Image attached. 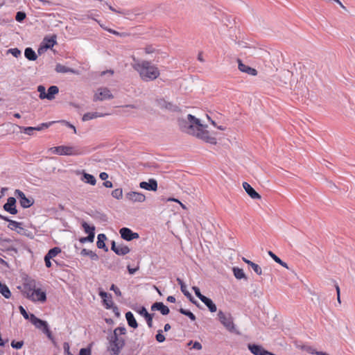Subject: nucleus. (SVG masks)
Wrapping results in <instances>:
<instances>
[{
	"instance_id": "1",
	"label": "nucleus",
	"mask_w": 355,
	"mask_h": 355,
	"mask_svg": "<svg viewBox=\"0 0 355 355\" xmlns=\"http://www.w3.org/2000/svg\"><path fill=\"white\" fill-rule=\"evenodd\" d=\"M178 125L183 132L210 144L216 145L217 144L216 133L209 132L207 129V126L201 123L200 119L192 114H188L186 119H179Z\"/></svg>"
},
{
	"instance_id": "2",
	"label": "nucleus",
	"mask_w": 355,
	"mask_h": 355,
	"mask_svg": "<svg viewBox=\"0 0 355 355\" xmlns=\"http://www.w3.org/2000/svg\"><path fill=\"white\" fill-rule=\"evenodd\" d=\"M133 69L138 72L140 78L144 81L154 80L159 76V70L157 67L150 61L141 60L133 58Z\"/></svg>"
},
{
	"instance_id": "3",
	"label": "nucleus",
	"mask_w": 355,
	"mask_h": 355,
	"mask_svg": "<svg viewBox=\"0 0 355 355\" xmlns=\"http://www.w3.org/2000/svg\"><path fill=\"white\" fill-rule=\"evenodd\" d=\"M126 329L123 327L116 328L113 334L108 338L109 346L108 350L112 355H119L121 350L125 345V335Z\"/></svg>"
},
{
	"instance_id": "4",
	"label": "nucleus",
	"mask_w": 355,
	"mask_h": 355,
	"mask_svg": "<svg viewBox=\"0 0 355 355\" xmlns=\"http://www.w3.org/2000/svg\"><path fill=\"white\" fill-rule=\"evenodd\" d=\"M49 151L52 154L59 155H78L81 154L80 150L77 148L68 146L51 147L49 149Z\"/></svg>"
},
{
	"instance_id": "5",
	"label": "nucleus",
	"mask_w": 355,
	"mask_h": 355,
	"mask_svg": "<svg viewBox=\"0 0 355 355\" xmlns=\"http://www.w3.org/2000/svg\"><path fill=\"white\" fill-rule=\"evenodd\" d=\"M27 298L33 302H44L46 300V293L42 291L40 288H29L25 291Z\"/></svg>"
},
{
	"instance_id": "6",
	"label": "nucleus",
	"mask_w": 355,
	"mask_h": 355,
	"mask_svg": "<svg viewBox=\"0 0 355 355\" xmlns=\"http://www.w3.org/2000/svg\"><path fill=\"white\" fill-rule=\"evenodd\" d=\"M218 317L223 325L230 331L234 330V324L230 314H225L222 311L218 313Z\"/></svg>"
},
{
	"instance_id": "7",
	"label": "nucleus",
	"mask_w": 355,
	"mask_h": 355,
	"mask_svg": "<svg viewBox=\"0 0 355 355\" xmlns=\"http://www.w3.org/2000/svg\"><path fill=\"white\" fill-rule=\"evenodd\" d=\"M112 98L113 95L108 88L100 87L96 90L94 96V101H102L107 99H111Z\"/></svg>"
},
{
	"instance_id": "8",
	"label": "nucleus",
	"mask_w": 355,
	"mask_h": 355,
	"mask_svg": "<svg viewBox=\"0 0 355 355\" xmlns=\"http://www.w3.org/2000/svg\"><path fill=\"white\" fill-rule=\"evenodd\" d=\"M121 237L128 241H130L133 239H138L139 235L137 232H133L128 227H123L119 230Z\"/></svg>"
},
{
	"instance_id": "9",
	"label": "nucleus",
	"mask_w": 355,
	"mask_h": 355,
	"mask_svg": "<svg viewBox=\"0 0 355 355\" xmlns=\"http://www.w3.org/2000/svg\"><path fill=\"white\" fill-rule=\"evenodd\" d=\"M248 347L254 355H275L267 350L262 346L255 344H248Z\"/></svg>"
},
{
	"instance_id": "10",
	"label": "nucleus",
	"mask_w": 355,
	"mask_h": 355,
	"mask_svg": "<svg viewBox=\"0 0 355 355\" xmlns=\"http://www.w3.org/2000/svg\"><path fill=\"white\" fill-rule=\"evenodd\" d=\"M15 195L19 199V202L22 207L28 208L33 205V202L30 199L27 198L24 192L21 190L16 189L15 191Z\"/></svg>"
},
{
	"instance_id": "11",
	"label": "nucleus",
	"mask_w": 355,
	"mask_h": 355,
	"mask_svg": "<svg viewBox=\"0 0 355 355\" xmlns=\"http://www.w3.org/2000/svg\"><path fill=\"white\" fill-rule=\"evenodd\" d=\"M111 249L118 255H125L130 251L127 245L124 244L116 245L114 241L112 242Z\"/></svg>"
},
{
	"instance_id": "12",
	"label": "nucleus",
	"mask_w": 355,
	"mask_h": 355,
	"mask_svg": "<svg viewBox=\"0 0 355 355\" xmlns=\"http://www.w3.org/2000/svg\"><path fill=\"white\" fill-rule=\"evenodd\" d=\"M128 200L132 202H143L146 200V196L142 193L130 191L126 194Z\"/></svg>"
},
{
	"instance_id": "13",
	"label": "nucleus",
	"mask_w": 355,
	"mask_h": 355,
	"mask_svg": "<svg viewBox=\"0 0 355 355\" xmlns=\"http://www.w3.org/2000/svg\"><path fill=\"white\" fill-rule=\"evenodd\" d=\"M16 200L13 197H10L7 200V202L3 205L5 211L9 212L11 214H17V209L16 208Z\"/></svg>"
},
{
	"instance_id": "14",
	"label": "nucleus",
	"mask_w": 355,
	"mask_h": 355,
	"mask_svg": "<svg viewBox=\"0 0 355 355\" xmlns=\"http://www.w3.org/2000/svg\"><path fill=\"white\" fill-rule=\"evenodd\" d=\"M139 187L143 189L155 191L157 189V182L156 180L151 178L148 180V182H141Z\"/></svg>"
},
{
	"instance_id": "15",
	"label": "nucleus",
	"mask_w": 355,
	"mask_h": 355,
	"mask_svg": "<svg viewBox=\"0 0 355 355\" xmlns=\"http://www.w3.org/2000/svg\"><path fill=\"white\" fill-rule=\"evenodd\" d=\"M99 295L103 300V305L106 309H110L113 305L112 295L103 291H99Z\"/></svg>"
},
{
	"instance_id": "16",
	"label": "nucleus",
	"mask_w": 355,
	"mask_h": 355,
	"mask_svg": "<svg viewBox=\"0 0 355 355\" xmlns=\"http://www.w3.org/2000/svg\"><path fill=\"white\" fill-rule=\"evenodd\" d=\"M238 68L241 71L254 76L257 75V69L243 64L241 60H238Z\"/></svg>"
},
{
	"instance_id": "17",
	"label": "nucleus",
	"mask_w": 355,
	"mask_h": 355,
	"mask_svg": "<svg viewBox=\"0 0 355 355\" xmlns=\"http://www.w3.org/2000/svg\"><path fill=\"white\" fill-rule=\"evenodd\" d=\"M56 36L53 35L51 37H45L43 41V45L38 49V53H41L43 49H51L56 44Z\"/></svg>"
},
{
	"instance_id": "18",
	"label": "nucleus",
	"mask_w": 355,
	"mask_h": 355,
	"mask_svg": "<svg viewBox=\"0 0 355 355\" xmlns=\"http://www.w3.org/2000/svg\"><path fill=\"white\" fill-rule=\"evenodd\" d=\"M243 187L251 198L261 199V196L248 182H243Z\"/></svg>"
},
{
	"instance_id": "19",
	"label": "nucleus",
	"mask_w": 355,
	"mask_h": 355,
	"mask_svg": "<svg viewBox=\"0 0 355 355\" xmlns=\"http://www.w3.org/2000/svg\"><path fill=\"white\" fill-rule=\"evenodd\" d=\"M31 322L38 329H44L48 327V324L46 322L37 318L35 315H31Z\"/></svg>"
},
{
	"instance_id": "20",
	"label": "nucleus",
	"mask_w": 355,
	"mask_h": 355,
	"mask_svg": "<svg viewBox=\"0 0 355 355\" xmlns=\"http://www.w3.org/2000/svg\"><path fill=\"white\" fill-rule=\"evenodd\" d=\"M151 309L153 311H159L162 315H167L169 313V309L166 306H165L162 302L154 303L151 306Z\"/></svg>"
},
{
	"instance_id": "21",
	"label": "nucleus",
	"mask_w": 355,
	"mask_h": 355,
	"mask_svg": "<svg viewBox=\"0 0 355 355\" xmlns=\"http://www.w3.org/2000/svg\"><path fill=\"white\" fill-rule=\"evenodd\" d=\"M106 115H107V114H101V113H99L97 112H87L83 116L82 119L83 121H89V120H92L94 119H96L98 117H103Z\"/></svg>"
},
{
	"instance_id": "22",
	"label": "nucleus",
	"mask_w": 355,
	"mask_h": 355,
	"mask_svg": "<svg viewBox=\"0 0 355 355\" xmlns=\"http://www.w3.org/2000/svg\"><path fill=\"white\" fill-rule=\"evenodd\" d=\"M97 239H98V241L96 243L97 247L100 249H103L105 251L107 252L108 250V249L106 247L105 243V241L107 239L106 236L104 234H99L98 235Z\"/></svg>"
},
{
	"instance_id": "23",
	"label": "nucleus",
	"mask_w": 355,
	"mask_h": 355,
	"mask_svg": "<svg viewBox=\"0 0 355 355\" xmlns=\"http://www.w3.org/2000/svg\"><path fill=\"white\" fill-rule=\"evenodd\" d=\"M125 318L127 320L128 324L130 327L136 329L138 327V324L137 320H135L134 315L132 312L128 311L125 313Z\"/></svg>"
},
{
	"instance_id": "24",
	"label": "nucleus",
	"mask_w": 355,
	"mask_h": 355,
	"mask_svg": "<svg viewBox=\"0 0 355 355\" xmlns=\"http://www.w3.org/2000/svg\"><path fill=\"white\" fill-rule=\"evenodd\" d=\"M51 123H42L40 126L38 127H27V128H24V132L27 135H32L33 134V132L34 130H42L44 128H48L49 126V125L51 124Z\"/></svg>"
},
{
	"instance_id": "25",
	"label": "nucleus",
	"mask_w": 355,
	"mask_h": 355,
	"mask_svg": "<svg viewBox=\"0 0 355 355\" xmlns=\"http://www.w3.org/2000/svg\"><path fill=\"white\" fill-rule=\"evenodd\" d=\"M209 309L211 312H216L217 310L216 304L212 300L207 297H203L201 300Z\"/></svg>"
},
{
	"instance_id": "26",
	"label": "nucleus",
	"mask_w": 355,
	"mask_h": 355,
	"mask_svg": "<svg viewBox=\"0 0 355 355\" xmlns=\"http://www.w3.org/2000/svg\"><path fill=\"white\" fill-rule=\"evenodd\" d=\"M21 225L22 224L21 223L11 220L8 225V227L11 230H15L19 232L20 231L23 230Z\"/></svg>"
},
{
	"instance_id": "27",
	"label": "nucleus",
	"mask_w": 355,
	"mask_h": 355,
	"mask_svg": "<svg viewBox=\"0 0 355 355\" xmlns=\"http://www.w3.org/2000/svg\"><path fill=\"white\" fill-rule=\"evenodd\" d=\"M80 254L83 256L89 257L90 259L94 261H97L98 259V256L96 254V253L90 250L84 248L81 250Z\"/></svg>"
},
{
	"instance_id": "28",
	"label": "nucleus",
	"mask_w": 355,
	"mask_h": 355,
	"mask_svg": "<svg viewBox=\"0 0 355 355\" xmlns=\"http://www.w3.org/2000/svg\"><path fill=\"white\" fill-rule=\"evenodd\" d=\"M55 71L58 73H75V70L71 68H69L64 65L61 64H58L55 66Z\"/></svg>"
},
{
	"instance_id": "29",
	"label": "nucleus",
	"mask_w": 355,
	"mask_h": 355,
	"mask_svg": "<svg viewBox=\"0 0 355 355\" xmlns=\"http://www.w3.org/2000/svg\"><path fill=\"white\" fill-rule=\"evenodd\" d=\"M59 92V89L57 86H51L48 89V92L46 93V98L49 100H52L54 98V96L57 94Z\"/></svg>"
},
{
	"instance_id": "30",
	"label": "nucleus",
	"mask_w": 355,
	"mask_h": 355,
	"mask_svg": "<svg viewBox=\"0 0 355 355\" xmlns=\"http://www.w3.org/2000/svg\"><path fill=\"white\" fill-rule=\"evenodd\" d=\"M24 55L29 60L34 61L37 59V55L31 48H26L24 51Z\"/></svg>"
},
{
	"instance_id": "31",
	"label": "nucleus",
	"mask_w": 355,
	"mask_h": 355,
	"mask_svg": "<svg viewBox=\"0 0 355 355\" xmlns=\"http://www.w3.org/2000/svg\"><path fill=\"white\" fill-rule=\"evenodd\" d=\"M0 293L1 295L8 299L11 296L10 291L9 290L8 287L6 284H3L0 282Z\"/></svg>"
},
{
	"instance_id": "32",
	"label": "nucleus",
	"mask_w": 355,
	"mask_h": 355,
	"mask_svg": "<svg viewBox=\"0 0 355 355\" xmlns=\"http://www.w3.org/2000/svg\"><path fill=\"white\" fill-rule=\"evenodd\" d=\"M83 180L91 185H95L96 182V178H94V175L86 173L83 174Z\"/></svg>"
},
{
	"instance_id": "33",
	"label": "nucleus",
	"mask_w": 355,
	"mask_h": 355,
	"mask_svg": "<svg viewBox=\"0 0 355 355\" xmlns=\"http://www.w3.org/2000/svg\"><path fill=\"white\" fill-rule=\"evenodd\" d=\"M60 252V248L55 247L51 249L45 256L51 259L55 257Z\"/></svg>"
},
{
	"instance_id": "34",
	"label": "nucleus",
	"mask_w": 355,
	"mask_h": 355,
	"mask_svg": "<svg viewBox=\"0 0 355 355\" xmlns=\"http://www.w3.org/2000/svg\"><path fill=\"white\" fill-rule=\"evenodd\" d=\"M233 272L235 277L238 279H241L243 278H245V275L241 268H233Z\"/></svg>"
},
{
	"instance_id": "35",
	"label": "nucleus",
	"mask_w": 355,
	"mask_h": 355,
	"mask_svg": "<svg viewBox=\"0 0 355 355\" xmlns=\"http://www.w3.org/2000/svg\"><path fill=\"white\" fill-rule=\"evenodd\" d=\"M82 227L85 231V232L86 234H88V235H89V234H91L92 232H95V227L94 226H90L86 222H83L82 223Z\"/></svg>"
},
{
	"instance_id": "36",
	"label": "nucleus",
	"mask_w": 355,
	"mask_h": 355,
	"mask_svg": "<svg viewBox=\"0 0 355 355\" xmlns=\"http://www.w3.org/2000/svg\"><path fill=\"white\" fill-rule=\"evenodd\" d=\"M95 236V232H92L87 237H82L79 239L80 242L85 243L86 242H93Z\"/></svg>"
},
{
	"instance_id": "37",
	"label": "nucleus",
	"mask_w": 355,
	"mask_h": 355,
	"mask_svg": "<svg viewBox=\"0 0 355 355\" xmlns=\"http://www.w3.org/2000/svg\"><path fill=\"white\" fill-rule=\"evenodd\" d=\"M112 196L116 199H121L123 197V191L121 189H116L112 191Z\"/></svg>"
},
{
	"instance_id": "38",
	"label": "nucleus",
	"mask_w": 355,
	"mask_h": 355,
	"mask_svg": "<svg viewBox=\"0 0 355 355\" xmlns=\"http://www.w3.org/2000/svg\"><path fill=\"white\" fill-rule=\"evenodd\" d=\"M180 312L182 314L188 316L193 321H194L196 320V316L194 315V314L193 313H191L189 310H186V309H180Z\"/></svg>"
},
{
	"instance_id": "39",
	"label": "nucleus",
	"mask_w": 355,
	"mask_h": 355,
	"mask_svg": "<svg viewBox=\"0 0 355 355\" xmlns=\"http://www.w3.org/2000/svg\"><path fill=\"white\" fill-rule=\"evenodd\" d=\"M37 91L40 92V98L41 99L46 98V93L45 87L42 85H39L37 87Z\"/></svg>"
},
{
	"instance_id": "40",
	"label": "nucleus",
	"mask_w": 355,
	"mask_h": 355,
	"mask_svg": "<svg viewBox=\"0 0 355 355\" xmlns=\"http://www.w3.org/2000/svg\"><path fill=\"white\" fill-rule=\"evenodd\" d=\"M250 266L257 275H261L262 274V270L258 264L253 262Z\"/></svg>"
},
{
	"instance_id": "41",
	"label": "nucleus",
	"mask_w": 355,
	"mask_h": 355,
	"mask_svg": "<svg viewBox=\"0 0 355 355\" xmlns=\"http://www.w3.org/2000/svg\"><path fill=\"white\" fill-rule=\"evenodd\" d=\"M24 345V342L23 341H15V340H12L11 342V346L15 348V349H21Z\"/></svg>"
},
{
	"instance_id": "42",
	"label": "nucleus",
	"mask_w": 355,
	"mask_h": 355,
	"mask_svg": "<svg viewBox=\"0 0 355 355\" xmlns=\"http://www.w3.org/2000/svg\"><path fill=\"white\" fill-rule=\"evenodd\" d=\"M155 338L159 343H163L165 340V336L162 334V330H158Z\"/></svg>"
},
{
	"instance_id": "43",
	"label": "nucleus",
	"mask_w": 355,
	"mask_h": 355,
	"mask_svg": "<svg viewBox=\"0 0 355 355\" xmlns=\"http://www.w3.org/2000/svg\"><path fill=\"white\" fill-rule=\"evenodd\" d=\"M26 18V14L23 12H17L15 16V19L17 21H21Z\"/></svg>"
},
{
	"instance_id": "44",
	"label": "nucleus",
	"mask_w": 355,
	"mask_h": 355,
	"mask_svg": "<svg viewBox=\"0 0 355 355\" xmlns=\"http://www.w3.org/2000/svg\"><path fill=\"white\" fill-rule=\"evenodd\" d=\"M192 289L193 291H194L196 295L200 300H202L203 299V297H205V296L202 295L200 291V289L199 288H198L197 286H193L192 287Z\"/></svg>"
},
{
	"instance_id": "45",
	"label": "nucleus",
	"mask_w": 355,
	"mask_h": 355,
	"mask_svg": "<svg viewBox=\"0 0 355 355\" xmlns=\"http://www.w3.org/2000/svg\"><path fill=\"white\" fill-rule=\"evenodd\" d=\"M63 349L64 351V355H73L70 352V346L68 343L65 342L63 343Z\"/></svg>"
},
{
	"instance_id": "46",
	"label": "nucleus",
	"mask_w": 355,
	"mask_h": 355,
	"mask_svg": "<svg viewBox=\"0 0 355 355\" xmlns=\"http://www.w3.org/2000/svg\"><path fill=\"white\" fill-rule=\"evenodd\" d=\"M8 52L15 58H18L21 55V51L17 48L10 49L8 50Z\"/></svg>"
},
{
	"instance_id": "47",
	"label": "nucleus",
	"mask_w": 355,
	"mask_h": 355,
	"mask_svg": "<svg viewBox=\"0 0 355 355\" xmlns=\"http://www.w3.org/2000/svg\"><path fill=\"white\" fill-rule=\"evenodd\" d=\"M303 349L307 352L309 354H315L316 355V353L318 352V351H317L315 349H314L313 347H303Z\"/></svg>"
},
{
	"instance_id": "48",
	"label": "nucleus",
	"mask_w": 355,
	"mask_h": 355,
	"mask_svg": "<svg viewBox=\"0 0 355 355\" xmlns=\"http://www.w3.org/2000/svg\"><path fill=\"white\" fill-rule=\"evenodd\" d=\"M43 332L46 334L47 337L54 343V339L52 336L51 331L49 330V327L43 329Z\"/></svg>"
},
{
	"instance_id": "49",
	"label": "nucleus",
	"mask_w": 355,
	"mask_h": 355,
	"mask_svg": "<svg viewBox=\"0 0 355 355\" xmlns=\"http://www.w3.org/2000/svg\"><path fill=\"white\" fill-rule=\"evenodd\" d=\"M110 290L113 291L114 292V293L116 294V295L121 296V292L120 289L118 287H116L114 284H112L111 286Z\"/></svg>"
},
{
	"instance_id": "50",
	"label": "nucleus",
	"mask_w": 355,
	"mask_h": 355,
	"mask_svg": "<svg viewBox=\"0 0 355 355\" xmlns=\"http://www.w3.org/2000/svg\"><path fill=\"white\" fill-rule=\"evenodd\" d=\"M138 312L141 315L144 316V318L148 317V315L150 314L148 313L145 307H141Z\"/></svg>"
},
{
	"instance_id": "51",
	"label": "nucleus",
	"mask_w": 355,
	"mask_h": 355,
	"mask_svg": "<svg viewBox=\"0 0 355 355\" xmlns=\"http://www.w3.org/2000/svg\"><path fill=\"white\" fill-rule=\"evenodd\" d=\"M79 355H91V350L89 348H82L80 350Z\"/></svg>"
},
{
	"instance_id": "52",
	"label": "nucleus",
	"mask_w": 355,
	"mask_h": 355,
	"mask_svg": "<svg viewBox=\"0 0 355 355\" xmlns=\"http://www.w3.org/2000/svg\"><path fill=\"white\" fill-rule=\"evenodd\" d=\"M180 289L184 295H186L187 297H191V295L189 293V291L187 290V287L184 284H183L182 285L180 286Z\"/></svg>"
},
{
	"instance_id": "53",
	"label": "nucleus",
	"mask_w": 355,
	"mask_h": 355,
	"mask_svg": "<svg viewBox=\"0 0 355 355\" xmlns=\"http://www.w3.org/2000/svg\"><path fill=\"white\" fill-rule=\"evenodd\" d=\"M148 326L151 328L153 327V316L151 314L148 315V317L145 318Z\"/></svg>"
},
{
	"instance_id": "54",
	"label": "nucleus",
	"mask_w": 355,
	"mask_h": 355,
	"mask_svg": "<svg viewBox=\"0 0 355 355\" xmlns=\"http://www.w3.org/2000/svg\"><path fill=\"white\" fill-rule=\"evenodd\" d=\"M19 311H20L21 314L24 316V318L25 319H28V315L26 311L25 310V309L22 306H20L19 307Z\"/></svg>"
},
{
	"instance_id": "55",
	"label": "nucleus",
	"mask_w": 355,
	"mask_h": 355,
	"mask_svg": "<svg viewBox=\"0 0 355 355\" xmlns=\"http://www.w3.org/2000/svg\"><path fill=\"white\" fill-rule=\"evenodd\" d=\"M268 254L272 258V259L277 263H281V259L276 256L272 252L269 251Z\"/></svg>"
},
{
	"instance_id": "56",
	"label": "nucleus",
	"mask_w": 355,
	"mask_h": 355,
	"mask_svg": "<svg viewBox=\"0 0 355 355\" xmlns=\"http://www.w3.org/2000/svg\"><path fill=\"white\" fill-rule=\"evenodd\" d=\"M144 51L146 54H150L155 52V49L152 46H149L146 47Z\"/></svg>"
},
{
	"instance_id": "57",
	"label": "nucleus",
	"mask_w": 355,
	"mask_h": 355,
	"mask_svg": "<svg viewBox=\"0 0 355 355\" xmlns=\"http://www.w3.org/2000/svg\"><path fill=\"white\" fill-rule=\"evenodd\" d=\"M193 348L197 350H200L202 349V345L199 342L196 341L193 344Z\"/></svg>"
},
{
	"instance_id": "58",
	"label": "nucleus",
	"mask_w": 355,
	"mask_h": 355,
	"mask_svg": "<svg viewBox=\"0 0 355 355\" xmlns=\"http://www.w3.org/2000/svg\"><path fill=\"white\" fill-rule=\"evenodd\" d=\"M105 30H107L109 33H112L116 35H120V36L125 35L124 33H119L114 30L110 29V28H105Z\"/></svg>"
},
{
	"instance_id": "59",
	"label": "nucleus",
	"mask_w": 355,
	"mask_h": 355,
	"mask_svg": "<svg viewBox=\"0 0 355 355\" xmlns=\"http://www.w3.org/2000/svg\"><path fill=\"white\" fill-rule=\"evenodd\" d=\"M51 259H49V257H44V261H45V265L47 268H50L51 266Z\"/></svg>"
},
{
	"instance_id": "60",
	"label": "nucleus",
	"mask_w": 355,
	"mask_h": 355,
	"mask_svg": "<svg viewBox=\"0 0 355 355\" xmlns=\"http://www.w3.org/2000/svg\"><path fill=\"white\" fill-rule=\"evenodd\" d=\"M99 177L101 180H105L108 178V174L105 172H102L100 173Z\"/></svg>"
},
{
	"instance_id": "61",
	"label": "nucleus",
	"mask_w": 355,
	"mask_h": 355,
	"mask_svg": "<svg viewBox=\"0 0 355 355\" xmlns=\"http://www.w3.org/2000/svg\"><path fill=\"white\" fill-rule=\"evenodd\" d=\"M104 187L107 188H112L113 187L112 182L111 181H105L103 182Z\"/></svg>"
},
{
	"instance_id": "62",
	"label": "nucleus",
	"mask_w": 355,
	"mask_h": 355,
	"mask_svg": "<svg viewBox=\"0 0 355 355\" xmlns=\"http://www.w3.org/2000/svg\"><path fill=\"white\" fill-rule=\"evenodd\" d=\"M139 268H132L129 266H128V270L130 274L133 275L136 271H137Z\"/></svg>"
},
{
	"instance_id": "63",
	"label": "nucleus",
	"mask_w": 355,
	"mask_h": 355,
	"mask_svg": "<svg viewBox=\"0 0 355 355\" xmlns=\"http://www.w3.org/2000/svg\"><path fill=\"white\" fill-rule=\"evenodd\" d=\"M167 301L171 303H174L175 302V298L173 296H168L167 297Z\"/></svg>"
},
{
	"instance_id": "64",
	"label": "nucleus",
	"mask_w": 355,
	"mask_h": 355,
	"mask_svg": "<svg viewBox=\"0 0 355 355\" xmlns=\"http://www.w3.org/2000/svg\"><path fill=\"white\" fill-rule=\"evenodd\" d=\"M0 218H1V220H3L7 221V222H8V223H10V221L11 220L10 219H9V218H8V217H7V216H3V215H1V214H0Z\"/></svg>"
}]
</instances>
